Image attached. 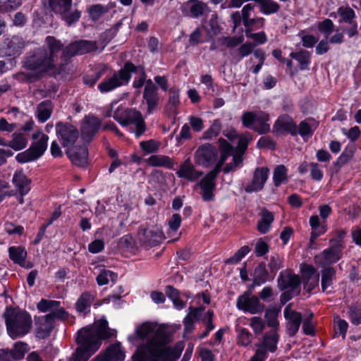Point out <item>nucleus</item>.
<instances>
[{"mask_svg":"<svg viewBox=\"0 0 361 361\" xmlns=\"http://www.w3.org/2000/svg\"><path fill=\"white\" fill-rule=\"evenodd\" d=\"M244 152L236 151L233 154L232 161L227 164L224 168L223 171L225 173H228L231 171H235L237 168H240L243 166V155Z\"/></svg>","mask_w":361,"mask_h":361,"instance_id":"40","label":"nucleus"},{"mask_svg":"<svg viewBox=\"0 0 361 361\" xmlns=\"http://www.w3.org/2000/svg\"><path fill=\"white\" fill-rule=\"evenodd\" d=\"M93 300V296L89 293H82L76 302V310L78 312L82 313L90 307Z\"/></svg>","mask_w":361,"mask_h":361,"instance_id":"41","label":"nucleus"},{"mask_svg":"<svg viewBox=\"0 0 361 361\" xmlns=\"http://www.w3.org/2000/svg\"><path fill=\"white\" fill-rule=\"evenodd\" d=\"M284 316L287 320L286 331L290 336H295L299 330L302 315L291 309L290 306H287L284 310Z\"/></svg>","mask_w":361,"mask_h":361,"instance_id":"20","label":"nucleus"},{"mask_svg":"<svg viewBox=\"0 0 361 361\" xmlns=\"http://www.w3.org/2000/svg\"><path fill=\"white\" fill-rule=\"evenodd\" d=\"M46 44L49 48V55L40 51L37 54L30 56L27 62L28 68L39 73L46 72L55 66V55L61 51L63 44L52 36L46 38Z\"/></svg>","mask_w":361,"mask_h":361,"instance_id":"5","label":"nucleus"},{"mask_svg":"<svg viewBox=\"0 0 361 361\" xmlns=\"http://www.w3.org/2000/svg\"><path fill=\"white\" fill-rule=\"evenodd\" d=\"M115 335V330L108 327V322L104 319L95 322L92 326L81 329L76 338L79 347L70 361H87L99 348L103 339L114 337Z\"/></svg>","mask_w":361,"mask_h":361,"instance_id":"2","label":"nucleus"},{"mask_svg":"<svg viewBox=\"0 0 361 361\" xmlns=\"http://www.w3.org/2000/svg\"><path fill=\"white\" fill-rule=\"evenodd\" d=\"M301 271L305 281L304 288L310 292L315 286H318L319 275L312 266L307 264L302 266Z\"/></svg>","mask_w":361,"mask_h":361,"instance_id":"24","label":"nucleus"},{"mask_svg":"<svg viewBox=\"0 0 361 361\" xmlns=\"http://www.w3.org/2000/svg\"><path fill=\"white\" fill-rule=\"evenodd\" d=\"M247 37L252 39L256 43L264 44L267 41V37L264 32L252 33L250 30H245Z\"/></svg>","mask_w":361,"mask_h":361,"instance_id":"61","label":"nucleus"},{"mask_svg":"<svg viewBox=\"0 0 361 361\" xmlns=\"http://www.w3.org/2000/svg\"><path fill=\"white\" fill-rule=\"evenodd\" d=\"M176 174L180 178H185L189 181L193 182L197 180L202 175V172L197 171L188 158L180 165L178 170L176 171Z\"/></svg>","mask_w":361,"mask_h":361,"instance_id":"21","label":"nucleus"},{"mask_svg":"<svg viewBox=\"0 0 361 361\" xmlns=\"http://www.w3.org/2000/svg\"><path fill=\"white\" fill-rule=\"evenodd\" d=\"M274 128L279 134L290 133L293 135H295L298 133L296 124L287 115L280 116L276 121Z\"/></svg>","mask_w":361,"mask_h":361,"instance_id":"23","label":"nucleus"},{"mask_svg":"<svg viewBox=\"0 0 361 361\" xmlns=\"http://www.w3.org/2000/svg\"><path fill=\"white\" fill-rule=\"evenodd\" d=\"M101 127V121L97 117L93 116H86L81 124L82 137L85 141H90L93 136L96 135Z\"/></svg>","mask_w":361,"mask_h":361,"instance_id":"18","label":"nucleus"},{"mask_svg":"<svg viewBox=\"0 0 361 361\" xmlns=\"http://www.w3.org/2000/svg\"><path fill=\"white\" fill-rule=\"evenodd\" d=\"M66 154L73 164L83 166L87 162L88 152L85 146H73L66 149Z\"/></svg>","mask_w":361,"mask_h":361,"instance_id":"22","label":"nucleus"},{"mask_svg":"<svg viewBox=\"0 0 361 361\" xmlns=\"http://www.w3.org/2000/svg\"><path fill=\"white\" fill-rule=\"evenodd\" d=\"M279 310L275 307H269L266 310L265 318L269 326L274 329L276 328L279 325L277 317Z\"/></svg>","mask_w":361,"mask_h":361,"instance_id":"46","label":"nucleus"},{"mask_svg":"<svg viewBox=\"0 0 361 361\" xmlns=\"http://www.w3.org/2000/svg\"><path fill=\"white\" fill-rule=\"evenodd\" d=\"M135 334L129 336L128 341L135 343L139 339L142 343L132 361H174L179 358L185 346L183 342L177 343L173 348L166 345L171 341V334L164 324L145 322L136 328Z\"/></svg>","mask_w":361,"mask_h":361,"instance_id":"1","label":"nucleus"},{"mask_svg":"<svg viewBox=\"0 0 361 361\" xmlns=\"http://www.w3.org/2000/svg\"><path fill=\"white\" fill-rule=\"evenodd\" d=\"M140 145L142 151L145 153L150 154L159 149L160 143L154 140H149L147 141H142Z\"/></svg>","mask_w":361,"mask_h":361,"instance_id":"50","label":"nucleus"},{"mask_svg":"<svg viewBox=\"0 0 361 361\" xmlns=\"http://www.w3.org/2000/svg\"><path fill=\"white\" fill-rule=\"evenodd\" d=\"M310 176L316 181H320L323 178L324 173L322 166L316 162L310 164Z\"/></svg>","mask_w":361,"mask_h":361,"instance_id":"54","label":"nucleus"},{"mask_svg":"<svg viewBox=\"0 0 361 361\" xmlns=\"http://www.w3.org/2000/svg\"><path fill=\"white\" fill-rule=\"evenodd\" d=\"M140 243L145 246H154L164 239V234L158 226L141 228L137 235Z\"/></svg>","mask_w":361,"mask_h":361,"instance_id":"13","label":"nucleus"},{"mask_svg":"<svg viewBox=\"0 0 361 361\" xmlns=\"http://www.w3.org/2000/svg\"><path fill=\"white\" fill-rule=\"evenodd\" d=\"M157 90V89L152 80H147L143 93V98L146 101L147 104V109L149 113L156 107L157 104L158 97Z\"/></svg>","mask_w":361,"mask_h":361,"instance_id":"27","label":"nucleus"},{"mask_svg":"<svg viewBox=\"0 0 361 361\" xmlns=\"http://www.w3.org/2000/svg\"><path fill=\"white\" fill-rule=\"evenodd\" d=\"M273 221H274L273 214L267 210L263 211L262 213L261 219L259 221L258 225H257L258 231L261 233H267L271 228V225Z\"/></svg>","mask_w":361,"mask_h":361,"instance_id":"39","label":"nucleus"},{"mask_svg":"<svg viewBox=\"0 0 361 361\" xmlns=\"http://www.w3.org/2000/svg\"><path fill=\"white\" fill-rule=\"evenodd\" d=\"M105 361H123L125 352L120 343L111 345L104 353Z\"/></svg>","mask_w":361,"mask_h":361,"instance_id":"29","label":"nucleus"},{"mask_svg":"<svg viewBox=\"0 0 361 361\" xmlns=\"http://www.w3.org/2000/svg\"><path fill=\"white\" fill-rule=\"evenodd\" d=\"M5 315L8 334L11 338L23 336L29 332L32 319L27 312L7 309Z\"/></svg>","mask_w":361,"mask_h":361,"instance_id":"6","label":"nucleus"},{"mask_svg":"<svg viewBox=\"0 0 361 361\" xmlns=\"http://www.w3.org/2000/svg\"><path fill=\"white\" fill-rule=\"evenodd\" d=\"M290 56L300 63L301 69H305L310 63V56L307 51L291 53Z\"/></svg>","mask_w":361,"mask_h":361,"instance_id":"53","label":"nucleus"},{"mask_svg":"<svg viewBox=\"0 0 361 361\" xmlns=\"http://www.w3.org/2000/svg\"><path fill=\"white\" fill-rule=\"evenodd\" d=\"M5 54L8 56L20 54L25 47V43L23 39L18 36H13L7 39L5 42Z\"/></svg>","mask_w":361,"mask_h":361,"instance_id":"28","label":"nucleus"},{"mask_svg":"<svg viewBox=\"0 0 361 361\" xmlns=\"http://www.w3.org/2000/svg\"><path fill=\"white\" fill-rule=\"evenodd\" d=\"M201 300H202L204 304L206 305L210 302V298L206 293H202L201 295H197L195 297V301L200 306L198 307H190V312L184 319L185 329L188 331H190L192 329L194 322L198 319L200 314L204 310V307L200 304Z\"/></svg>","mask_w":361,"mask_h":361,"instance_id":"15","label":"nucleus"},{"mask_svg":"<svg viewBox=\"0 0 361 361\" xmlns=\"http://www.w3.org/2000/svg\"><path fill=\"white\" fill-rule=\"evenodd\" d=\"M244 40L243 35L238 37H228L221 39V43L228 47H235L241 44Z\"/></svg>","mask_w":361,"mask_h":361,"instance_id":"62","label":"nucleus"},{"mask_svg":"<svg viewBox=\"0 0 361 361\" xmlns=\"http://www.w3.org/2000/svg\"><path fill=\"white\" fill-rule=\"evenodd\" d=\"M279 338L276 331H271L264 336L262 345L259 348L273 353L276 350Z\"/></svg>","mask_w":361,"mask_h":361,"instance_id":"31","label":"nucleus"},{"mask_svg":"<svg viewBox=\"0 0 361 361\" xmlns=\"http://www.w3.org/2000/svg\"><path fill=\"white\" fill-rule=\"evenodd\" d=\"M27 350V348L25 343L18 342L15 344L13 350L9 352L12 353V357L17 360L21 359Z\"/></svg>","mask_w":361,"mask_h":361,"instance_id":"51","label":"nucleus"},{"mask_svg":"<svg viewBox=\"0 0 361 361\" xmlns=\"http://www.w3.org/2000/svg\"><path fill=\"white\" fill-rule=\"evenodd\" d=\"M274 183L275 186H279L287 180V169L283 165L276 166L274 171Z\"/></svg>","mask_w":361,"mask_h":361,"instance_id":"44","label":"nucleus"},{"mask_svg":"<svg viewBox=\"0 0 361 361\" xmlns=\"http://www.w3.org/2000/svg\"><path fill=\"white\" fill-rule=\"evenodd\" d=\"M255 1L257 4L259 11L266 16L276 13L280 9L279 4L273 0H255Z\"/></svg>","mask_w":361,"mask_h":361,"instance_id":"32","label":"nucleus"},{"mask_svg":"<svg viewBox=\"0 0 361 361\" xmlns=\"http://www.w3.org/2000/svg\"><path fill=\"white\" fill-rule=\"evenodd\" d=\"M186 6L190 9L191 15L194 17H198L202 15L204 9V4L195 0L188 3Z\"/></svg>","mask_w":361,"mask_h":361,"instance_id":"52","label":"nucleus"},{"mask_svg":"<svg viewBox=\"0 0 361 361\" xmlns=\"http://www.w3.org/2000/svg\"><path fill=\"white\" fill-rule=\"evenodd\" d=\"M254 283L256 285H261L268 279V273L264 264H259L255 269L253 274Z\"/></svg>","mask_w":361,"mask_h":361,"instance_id":"43","label":"nucleus"},{"mask_svg":"<svg viewBox=\"0 0 361 361\" xmlns=\"http://www.w3.org/2000/svg\"><path fill=\"white\" fill-rule=\"evenodd\" d=\"M52 112V105L51 102L44 101L37 106V117L38 120L44 123L49 118Z\"/></svg>","mask_w":361,"mask_h":361,"instance_id":"37","label":"nucleus"},{"mask_svg":"<svg viewBox=\"0 0 361 361\" xmlns=\"http://www.w3.org/2000/svg\"><path fill=\"white\" fill-rule=\"evenodd\" d=\"M11 259L16 264L23 266L25 264L27 252L25 247L21 246H12L8 248Z\"/></svg>","mask_w":361,"mask_h":361,"instance_id":"34","label":"nucleus"},{"mask_svg":"<svg viewBox=\"0 0 361 361\" xmlns=\"http://www.w3.org/2000/svg\"><path fill=\"white\" fill-rule=\"evenodd\" d=\"M236 305L239 310L252 314L262 312L264 308V305L257 297L252 296L249 293L239 296Z\"/></svg>","mask_w":361,"mask_h":361,"instance_id":"14","label":"nucleus"},{"mask_svg":"<svg viewBox=\"0 0 361 361\" xmlns=\"http://www.w3.org/2000/svg\"><path fill=\"white\" fill-rule=\"evenodd\" d=\"M249 22L245 23L244 26L245 27V30H250L252 32L253 30H258L264 27L265 24V19L262 17H257L252 18L248 20Z\"/></svg>","mask_w":361,"mask_h":361,"instance_id":"49","label":"nucleus"},{"mask_svg":"<svg viewBox=\"0 0 361 361\" xmlns=\"http://www.w3.org/2000/svg\"><path fill=\"white\" fill-rule=\"evenodd\" d=\"M217 159L216 148L209 143L200 146L195 152V162L204 167H209L213 165Z\"/></svg>","mask_w":361,"mask_h":361,"instance_id":"10","label":"nucleus"},{"mask_svg":"<svg viewBox=\"0 0 361 361\" xmlns=\"http://www.w3.org/2000/svg\"><path fill=\"white\" fill-rule=\"evenodd\" d=\"M250 251L248 246L240 247L233 257L226 260V263L235 264L239 262Z\"/></svg>","mask_w":361,"mask_h":361,"instance_id":"56","label":"nucleus"},{"mask_svg":"<svg viewBox=\"0 0 361 361\" xmlns=\"http://www.w3.org/2000/svg\"><path fill=\"white\" fill-rule=\"evenodd\" d=\"M220 158L215 167L205 175L199 183L201 188L202 198L205 202L214 201L215 199L216 178L221 171L222 166L227 159L232 154L231 145L224 139H219Z\"/></svg>","mask_w":361,"mask_h":361,"instance_id":"3","label":"nucleus"},{"mask_svg":"<svg viewBox=\"0 0 361 361\" xmlns=\"http://www.w3.org/2000/svg\"><path fill=\"white\" fill-rule=\"evenodd\" d=\"M4 231L8 235H17L20 236L24 233L23 226L11 222H7L4 224Z\"/></svg>","mask_w":361,"mask_h":361,"instance_id":"58","label":"nucleus"},{"mask_svg":"<svg viewBox=\"0 0 361 361\" xmlns=\"http://www.w3.org/2000/svg\"><path fill=\"white\" fill-rule=\"evenodd\" d=\"M31 180L22 172H16L13 177V184L18 190L21 197L20 202L23 203V197L30 190Z\"/></svg>","mask_w":361,"mask_h":361,"instance_id":"25","label":"nucleus"},{"mask_svg":"<svg viewBox=\"0 0 361 361\" xmlns=\"http://www.w3.org/2000/svg\"><path fill=\"white\" fill-rule=\"evenodd\" d=\"M243 125L248 128L253 129L256 119V111L244 112L242 115Z\"/></svg>","mask_w":361,"mask_h":361,"instance_id":"57","label":"nucleus"},{"mask_svg":"<svg viewBox=\"0 0 361 361\" xmlns=\"http://www.w3.org/2000/svg\"><path fill=\"white\" fill-rule=\"evenodd\" d=\"M250 326L255 334H259L264 329L265 323L261 317H253L250 319Z\"/></svg>","mask_w":361,"mask_h":361,"instance_id":"55","label":"nucleus"},{"mask_svg":"<svg viewBox=\"0 0 361 361\" xmlns=\"http://www.w3.org/2000/svg\"><path fill=\"white\" fill-rule=\"evenodd\" d=\"M343 245L341 242L332 243L331 246L324 250L322 253L314 257L315 262L322 265H327L336 263L341 257Z\"/></svg>","mask_w":361,"mask_h":361,"instance_id":"12","label":"nucleus"},{"mask_svg":"<svg viewBox=\"0 0 361 361\" xmlns=\"http://www.w3.org/2000/svg\"><path fill=\"white\" fill-rule=\"evenodd\" d=\"M97 49L95 42L87 40L76 41L70 44L63 51L62 57L66 59L76 54H85Z\"/></svg>","mask_w":361,"mask_h":361,"instance_id":"17","label":"nucleus"},{"mask_svg":"<svg viewBox=\"0 0 361 361\" xmlns=\"http://www.w3.org/2000/svg\"><path fill=\"white\" fill-rule=\"evenodd\" d=\"M108 11L109 8L102 4L92 5L87 9L90 18L94 21L101 18Z\"/></svg>","mask_w":361,"mask_h":361,"instance_id":"42","label":"nucleus"},{"mask_svg":"<svg viewBox=\"0 0 361 361\" xmlns=\"http://www.w3.org/2000/svg\"><path fill=\"white\" fill-rule=\"evenodd\" d=\"M334 275L335 271L333 268H327L322 270V288L323 291H326L331 286Z\"/></svg>","mask_w":361,"mask_h":361,"instance_id":"45","label":"nucleus"},{"mask_svg":"<svg viewBox=\"0 0 361 361\" xmlns=\"http://www.w3.org/2000/svg\"><path fill=\"white\" fill-rule=\"evenodd\" d=\"M283 259V258L278 255L271 257L269 264V268L271 272L276 273L282 267Z\"/></svg>","mask_w":361,"mask_h":361,"instance_id":"63","label":"nucleus"},{"mask_svg":"<svg viewBox=\"0 0 361 361\" xmlns=\"http://www.w3.org/2000/svg\"><path fill=\"white\" fill-rule=\"evenodd\" d=\"M221 129V125L219 120H214L208 130H207L204 134L203 137L204 139H212L214 137H216Z\"/></svg>","mask_w":361,"mask_h":361,"instance_id":"47","label":"nucleus"},{"mask_svg":"<svg viewBox=\"0 0 361 361\" xmlns=\"http://www.w3.org/2000/svg\"><path fill=\"white\" fill-rule=\"evenodd\" d=\"M135 70V66L133 63H126L123 68L100 82L98 89L102 93H106L127 85L130 80L131 72Z\"/></svg>","mask_w":361,"mask_h":361,"instance_id":"9","label":"nucleus"},{"mask_svg":"<svg viewBox=\"0 0 361 361\" xmlns=\"http://www.w3.org/2000/svg\"><path fill=\"white\" fill-rule=\"evenodd\" d=\"M133 73H135L138 75V78L135 79L133 86L135 88H140L144 85L145 80L146 79V74L145 71L142 67L135 66V70L132 71L131 74Z\"/></svg>","mask_w":361,"mask_h":361,"instance_id":"60","label":"nucleus"},{"mask_svg":"<svg viewBox=\"0 0 361 361\" xmlns=\"http://www.w3.org/2000/svg\"><path fill=\"white\" fill-rule=\"evenodd\" d=\"M20 4V0H0V9L7 12L17 8Z\"/></svg>","mask_w":361,"mask_h":361,"instance_id":"59","label":"nucleus"},{"mask_svg":"<svg viewBox=\"0 0 361 361\" xmlns=\"http://www.w3.org/2000/svg\"><path fill=\"white\" fill-rule=\"evenodd\" d=\"M269 170L267 167H258L254 173L252 180L245 187L247 193L256 192L262 190L269 178Z\"/></svg>","mask_w":361,"mask_h":361,"instance_id":"16","label":"nucleus"},{"mask_svg":"<svg viewBox=\"0 0 361 361\" xmlns=\"http://www.w3.org/2000/svg\"><path fill=\"white\" fill-rule=\"evenodd\" d=\"M146 162L152 166L166 167L168 169H172L173 166V162L169 157L161 154L152 155L146 160Z\"/></svg>","mask_w":361,"mask_h":361,"instance_id":"33","label":"nucleus"},{"mask_svg":"<svg viewBox=\"0 0 361 361\" xmlns=\"http://www.w3.org/2000/svg\"><path fill=\"white\" fill-rule=\"evenodd\" d=\"M49 3L51 9L61 16L69 12L72 6V0H49Z\"/></svg>","mask_w":361,"mask_h":361,"instance_id":"36","label":"nucleus"},{"mask_svg":"<svg viewBox=\"0 0 361 361\" xmlns=\"http://www.w3.org/2000/svg\"><path fill=\"white\" fill-rule=\"evenodd\" d=\"M300 284V277L290 273L281 274L279 279V286L281 290H287V293L290 292V297L299 293Z\"/></svg>","mask_w":361,"mask_h":361,"instance_id":"19","label":"nucleus"},{"mask_svg":"<svg viewBox=\"0 0 361 361\" xmlns=\"http://www.w3.org/2000/svg\"><path fill=\"white\" fill-rule=\"evenodd\" d=\"M252 334L248 330L241 329L238 334V343L244 346L248 345L251 343Z\"/></svg>","mask_w":361,"mask_h":361,"instance_id":"64","label":"nucleus"},{"mask_svg":"<svg viewBox=\"0 0 361 361\" xmlns=\"http://www.w3.org/2000/svg\"><path fill=\"white\" fill-rule=\"evenodd\" d=\"M317 123L314 119H306L302 121L299 126L298 133L305 139L312 136L317 128Z\"/></svg>","mask_w":361,"mask_h":361,"instance_id":"35","label":"nucleus"},{"mask_svg":"<svg viewBox=\"0 0 361 361\" xmlns=\"http://www.w3.org/2000/svg\"><path fill=\"white\" fill-rule=\"evenodd\" d=\"M60 302L56 300H48L42 299L38 304L37 308L40 312H46L51 311V313L39 317L36 322L37 336L44 338L49 336L55 324V319H64L67 317V313L63 308H59Z\"/></svg>","mask_w":361,"mask_h":361,"instance_id":"4","label":"nucleus"},{"mask_svg":"<svg viewBox=\"0 0 361 361\" xmlns=\"http://www.w3.org/2000/svg\"><path fill=\"white\" fill-rule=\"evenodd\" d=\"M56 130L58 138L61 140L63 147L66 149L73 147V144L79 137L78 129L69 123H58Z\"/></svg>","mask_w":361,"mask_h":361,"instance_id":"11","label":"nucleus"},{"mask_svg":"<svg viewBox=\"0 0 361 361\" xmlns=\"http://www.w3.org/2000/svg\"><path fill=\"white\" fill-rule=\"evenodd\" d=\"M114 118L123 127L133 126L134 129L130 127V130L134 133L137 137L142 135L145 130V123L141 113L135 109H128L119 106L115 111Z\"/></svg>","mask_w":361,"mask_h":361,"instance_id":"7","label":"nucleus"},{"mask_svg":"<svg viewBox=\"0 0 361 361\" xmlns=\"http://www.w3.org/2000/svg\"><path fill=\"white\" fill-rule=\"evenodd\" d=\"M27 145V140L22 133H14L12 135V139L8 142V146L16 151L24 149Z\"/></svg>","mask_w":361,"mask_h":361,"instance_id":"38","label":"nucleus"},{"mask_svg":"<svg viewBox=\"0 0 361 361\" xmlns=\"http://www.w3.org/2000/svg\"><path fill=\"white\" fill-rule=\"evenodd\" d=\"M33 140L30 147L25 151L16 155V159L20 163L35 161L42 157L47 149L49 136L38 130L32 134Z\"/></svg>","mask_w":361,"mask_h":361,"instance_id":"8","label":"nucleus"},{"mask_svg":"<svg viewBox=\"0 0 361 361\" xmlns=\"http://www.w3.org/2000/svg\"><path fill=\"white\" fill-rule=\"evenodd\" d=\"M310 226L312 230L310 243L313 244L319 236L326 232L327 226L326 221H321L317 215H312L310 216Z\"/></svg>","mask_w":361,"mask_h":361,"instance_id":"26","label":"nucleus"},{"mask_svg":"<svg viewBox=\"0 0 361 361\" xmlns=\"http://www.w3.org/2000/svg\"><path fill=\"white\" fill-rule=\"evenodd\" d=\"M338 14L341 16V20L348 23L353 22L355 18L354 11L349 6H341L337 11Z\"/></svg>","mask_w":361,"mask_h":361,"instance_id":"48","label":"nucleus"},{"mask_svg":"<svg viewBox=\"0 0 361 361\" xmlns=\"http://www.w3.org/2000/svg\"><path fill=\"white\" fill-rule=\"evenodd\" d=\"M269 117L268 114L264 111H256V119L253 130L259 134L267 133L270 130V125L269 124Z\"/></svg>","mask_w":361,"mask_h":361,"instance_id":"30","label":"nucleus"}]
</instances>
